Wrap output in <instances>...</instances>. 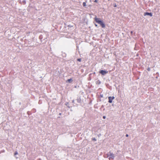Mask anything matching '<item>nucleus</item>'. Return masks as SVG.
Returning <instances> with one entry per match:
<instances>
[{
  "instance_id": "f8f14e48",
  "label": "nucleus",
  "mask_w": 160,
  "mask_h": 160,
  "mask_svg": "<svg viewBox=\"0 0 160 160\" xmlns=\"http://www.w3.org/2000/svg\"><path fill=\"white\" fill-rule=\"evenodd\" d=\"M98 2V1L97 0H95L94 1V2Z\"/></svg>"
},
{
  "instance_id": "20e7f679",
  "label": "nucleus",
  "mask_w": 160,
  "mask_h": 160,
  "mask_svg": "<svg viewBox=\"0 0 160 160\" xmlns=\"http://www.w3.org/2000/svg\"><path fill=\"white\" fill-rule=\"evenodd\" d=\"M109 101L108 102L109 103H112V101L113 99L115 98V97L113 96V97H109L108 98Z\"/></svg>"
},
{
  "instance_id": "0eeeda50",
  "label": "nucleus",
  "mask_w": 160,
  "mask_h": 160,
  "mask_svg": "<svg viewBox=\"0 0 160 160\" xmlns=\"http://www.w3.org/2000/svg\"><path fill=\"white\" fill-rule=\"evenodd\" d=\"M72 81V79H70L68 80V81L69 82H70L71 81Z\"/></svg>"
},
{
  "instance_id": "f257e3e1",
  "label": "nucleus",
  "mask_w": 160,
  "mask_h": 160,
  "mask_svg": "<svg viewBox=\"0 0 160 160\" xmlns=\"http://www.w3.org/2000/svg\"><path fill=\"white\" fill-rule=\"evenodd\" d=\"M95 19L96 22L100 24L102 28H104L105 27L104 24L103 23L102 21L100 20V18L95 17Z\"/></svg>"
},
{
  "instance_id": "dca6fc26",
  "label": "nucleus",
  "mask_w": 160,
  "mask_h": 160,
  "mask_svg": "<svg viewBox=\"0 0 160 160\" xmlns=\"http://www.w3.org/2000/svg\"><path fill=\"white\" fill-rule=\"evenodd\" d=\"M95 25L96 26H97V25L96 24H95Z\"/></svg>"
},
{
  "instance_id": "4468645a",
  "label": "nucleus",
  "mask_w": 160,
  "mask_h": 160,
  "mask_svg": "<svg viewBox=\"0 0 160 160\" xmlns=\"http://www.w3.org/2000/svg\"><path fill=\"white\" fill-rule=\"evenodd\" d=\"M126 137H128V134H127L126 135Z\"/></svg>"
},
{
  "instance_id": "f3484780",
  "label": "nucleus",
  "mask_w": 160,
  "mask_h": 160,
  "mask_svg": "<svg viewBox=\"0 0 160 160\" xmlns=\"http://www.w3.org/2000/svg\"><path fill=\"white\" fill-rule=\"evenodd\" d=\"M101 97H102V95H101Z\"/></svg>"
},
{
  "instance_id": "39448f33",
  "label": "nucleus",
  "mask_w": 160,
  "mask_h": 160,
  "mask_svg": "<svg viewBox=\"0 0 160 160\" xmlns=\"http://www.w3.org/2000/svg\"><path fill=\"white\" fill-rule=\"evenodd\" d=\"M144 16H146V15H149L151 17L152 16V14L151 13H149V12H145L144 13Z\"/></svg>"
},
{
  "instance_id": "f03ea898",
  "label": "nucleus",
  "mask_w": 160,
  "mask_h": 160,
  "mask_svg": "<svg viewBox=\"0 0 160 160\" xmlns=\"http://www.w3.org/2000/svg\"><path fill=\"white\" fill-rule=\"evenodd\" d=\"M108 157H109V160L115 158L114 155L110 152H109L107 154Z\"/></svg>"
},
{
  "instance_id": "7ed1b4c3",
  "label": "nucleus",
  "mask_w": 160,
  "mask_h": 160,
  "mask_svg": "<svg viewBox=\"0 0 160 160\" xmlns=\"http://www.w3.org/2000/svg\"><path fill=\"white\" fill-rule=\"evenodd\" d=\"M99 73L101 74L102 75H104L108 73V71L106 70H101L99 71Z\"/></svg>"
},
{
  "instance_id": "ddd939ff",
  "label": "nucleus",
  "mask_w": 160,
  "mask_h": 160,
  "mask_svg": "<svg viewBox=\"0 0 160 160\" xmlns=\"http://www.w3.org/2000/svg\"><path fill=\"white\" fill-rule=\"evenodd\" d=\"M103 118L104 119H105V118H106V117H105V116H103Z\"/></svg>"
},
{
  "instance_id": "9b49d317",
  "label": "nucleus",
  "mask_w": 160,
  "mask_h": 160,
  "mask_svg": "<svg viewBox=\"0 0 160 160\" xmlns=\"http://www.w3.org/2000/svg\"><path fill=\"white\" fill-rule=\"evenodd\" d=\"M147 70H148V71H150V68H148L147 69Z\"/></svg>"
},
{
  "instance_id": "2eb2a0df",
  "label": "nucleus",
  "mask_w": 160,
  "mask_h": 160,
  "mask_svg": "<svg viewBox=\"0 0 160 160\" xmlns=\"http://www.w3.org/2000/svg\"><path fill=\"white\" fill-rule=\"evenodd\" d=\"M72 102L73 103H74V100H73L72 101Z\"/></svg>"
},
{
  "instance_id": "1a4fd4ad",
  "label": "nucleus",
  "mask_w": 160,
  "mask_h": 160,
  "mask_svg": "<svg viewBox=\"0 0 160 160\" xmlns=\"http://www.w3.org/2000/svg\"><path fill=\"white\" fill-rule=\"evenodd\" d=\"M18 154V152H16L14 153V155H17Z\"/></svg>"
},
{
  "instance_id": "423d86ee",
  "label": "nucleus",
  "mask_w": 160,
  "mask_h": 160,
  "mask_svg": "<svg viewBox=\"0 0 160 160\" xmlns=\"http://www.w3.org/2000/svg\"><path fill=\"white\" fill-rule=\"evenodd\" d=\"M83 6L84 7H85L86 6V3L85 2H83Z\"/></svg>"
},
{
  "instance_id": "6e6552de",
  "label": "nucleus",
  "mask_w": 160,
  "mask_h": 160,
  "mask_svg": "<svg viewBox=\"0 0 160 160\" xmlns=\"http://www.w3.org/2000/svg\"><path fill=\"white\" fill-rule=\"evenodd\" d=\"M92 140L94 141H96V140H97V139L95 138H92Z\"/></svg>"
},
{
  "instance_id": "9d476101",
  "label": "nucleus",
  "mask_w": 160,
  "mask_h": 160,
  "mask_svg": "<svg viewBox=\"0 0 160 160\" xmlns=\"http://www.w3.org/2000/svg\"><path fill=\"white\" fill-rule=\"evenodd\" d=\"M77 60L78 61H79V62H80L81 61V59L80 58L78 59Z\"/></svg>"
}]
</instances>
